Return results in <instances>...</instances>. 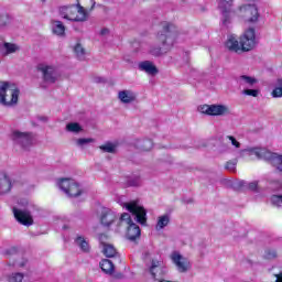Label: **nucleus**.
I'll return each mask as SVG.
<instances>
[{"label": "nucleus", "instance_id": "nucleus-11", "mask_svg": "<svg viewBox=\"0 0 282 282\" xmlns=\"http://www.w3.org/2000/svg\"><path fill=\"white\" fill-rule=\"evenodd\" d=\"M12 135L13 140L21 144L22 149L28 150L29 147H32V141L34 140L32 133L14 131Z\"/></svg>", "mask_w": 282, "mask_h": 282}, {"label": "nucleus", "instance_id": "nucleus-45", "mask_svg": "<svg viewBox=\"0 0 282 282\" xmlns=\"http://www.w3.org/2000/svg\"><path fill=\"white\" fill-rule=\"evenodd\" d=\"M276 83H278V85H279L280 87H282V78H279V79L276 80Z\"/></svg>", "mask_w": 282, "mask_h": 282}, {"label": "nucleus", "instance_id": "nucleus-19", "mask_svg": "<svg viewBox=\"0 0 282 282\" xmlns=\"http://www.w3.org/2000/svg\"><path fill=\"white\" fill-rule=\"evenodd\" d=\"M118 98L124 105H129L130 102H134L135 94L131 93V90H121L118 94Z\"/></svg>", "mask_w": 282, "mask_h": 282}, {"label": "nucleus", "instance_id": "nucleus-9", "mask_svg": "<svg viewBox=\"0 0 282 282\" xmlns=\"http://www.w3.org/2000/svg\"><path fill=\"white\" fill-rule=\"evenodd\" d=\"M13 215L18 224H21V226H33L34 225V218L32 217V214L29 210H22L17 207H13Z\"/></svg>", "mask_w": 282, "mask_h": 282}, {"label": "nucleus", "instance_id": "nucleus-33", "mask_svg": "<svg viewBox=\"0 0 282 282\" xmlns=\"http://www.w3.org/2000/svg\"><path fill=\"white\" fill-rule=\"evenodd\" d=\"M153 149V141L152 140H144L142 144L143 151H151Z\"/></svg>", "mask_w": 282, "mask_h": 282}, {"label": "nucleus", "instance_id": "nucleus-5", "mask_svg": "<svg viewBox=\"0 0 282 282\" xmlns=\"http://www.w3.org/2000/svg\"><path fill=\"white\" fill-rule=\"evenodd\" d=\"M120 225L127 226L126 237L129 239V241H135V239H140L142 231L140 230V226L133 223L131 215L123 213L120 217Z\"/></svg>", "mask_w": 282, "mask_h": 282}, {"label": "nucleus", "instance_id": "nucleus-48", "mask_svg": "<svg viewBox=\"0 0 282 282\" xmlns=\"http://www.w3.org/2000/svg\"><path fill=\"white\" fill-rule=\"evenodd\" d=\"M43 3H45V0H42Z\"/></svg>", "mask_w": 282, "mask_h": 282}, {"label": "nucleus", "instance_id": "nucleus-8", "mask_svg": "<svg viewBox=\"0 0 282 282\" xmlns=\"http://www.w3.org/2000/svg\"><path fill=\"white\" fill-rule=\"evenodd\" d=\"M58 184L59 188L64 191L68 197H79L83 193V191H80V185L73 178H61Z\"/></svg>", "mask_w": 282, "mask_h": 282}, {"label": "nucleus", "instance_id": "nucleus-29", "mask_svg": "<svg viewBox=\"0 0 282 282\" xmlns=\"http://www.w3.org/2000/svg\"><path fill=\"white\" fill-rule=\"evenodd\" d=\"M240 80H243L247 85H250V86L256 85L257 83V78L250 77L248 75L240 76Z\"/></svg>", "mask_w": 282, "mask_h": 282}, {"label": "nucleus", "instance_id": "nucleus-21", "mask_svg": "<svg viewBox=\"0 0 282 282\" xmlns=\"http://www.w3.org/2000/svg\"><path fill=\"white\" fill-rule=\"evenodd\" d=\"M76 6L77 8H82V10H85L89 15V12H91V10H94V8L96 7V1L95 0H77Z\"/></svg>", "mask_w": 282, "mask_h": 282}, {"label": "nucleus", "instance_id": "nucleus-22", "mask_svg": "<svg viewBox=\"0 0 282 282\" xmlns=\"http://www.w3.org/2000/svg\"><path fill=\"white\" fill-rule=\"evenodd\" d=\"M99 268H101L102 272L105 274H113L116 267L113 265V262L109 259H104L99 263Z\"/></svg>", "mask_w": 282, "mask_h": 282}, {"label": "nucleus", "instance_id": "nucleus-17", "mask_svg": "<svg viewBox=\"0 0 282 282\" xmlns=\"http://www.w3.org/2000/svg\"><path fill=\"white\" fill-rule=\"evenodd\" d=\"M12 191V181L6 173H0V195H6Z\"/></svg>", "mask_w": 282, "mask_h": 282}, {"label": "nucleus", "instance_id": "nucleus-39", "mask_svg": "<svg viewBox=\"0 0 282 282\" xmlns=\"http://www.w3.org/2000/svg\"><path fill=\"white\" fill-rule=\"evenodd\" d=\"M248 188H249V191L257 192V189L259 188V182L254 181V182L249 183Z\"/></svg>", "mask_w": 282, "mask_h": 282}, {"label": "nucleus", "instance_id": "nucleus-23", "mask_svg": "<svg viewBox=\"0 0 282 282\" xmlns=\"http://www.w3.org/2000/svg\"><path fill=\"white\" fill-rule=\"evenodd\" d=\"M171 221L167 215L160 216L156 223V230H162V228H166Z\"/></svg>", "mask_w": 282, "mask_h": 282}, {"label": "nucleus", "instance_id": "nucleus-44", "mask_svg": "<svg viewBox=\"0 0 282 282\" xmlns=\"http://www.w3.org/2000/svg\"><path fill=\"white\" fill-rule=\"evenodd\" d=\"M96 83H105V78H96Z\"/></svg>", "mask_w": 282, "mask_h": 282}, {"label": "nucleus", "instance_id": "nucleus-15", "mask_svg": "<svg viewBox=\"0 0 282 282\" xmlns=\"http://www.w3.org/2000/svg\"><path fill=\"white\" fill-rule=\"evenodd\" d=\"M116 219H118V217L116 216V213H113L109 208H102L101 216H100L101 226L109 228V226H111V224H113Z\"/></svg>", "mask_w": 282, "mask_h": 282}, {"label": "nucleus", "instance_id": "nucleus-40", "mask_svg": "<svg viewBox=\"0 0 282 282\" xmlns=\"http://www.w3.org/2000/svg\"><path fill=\"white\" fill-rule=\"evenodd\" d=\"M17 252H19V249L17 247H12L6 251V254L12 256V254H17Z\"/></svg>", "mask_w": 282, "mask_h": 282}, {"label": "nucleus", "instance_id": "nucleus-14", "mask_svg": "<svg viewBox=\"0 0 282 282\" xmlns=\"http://www.w3.org/2000/svg\"><path fill=\"white\" fill-rule=\"evenodd\" d=\"M37 72H42L43 80L45 83H56V77L54 76V67L47 66L45 64H39Z\"/></svg>", "mask_w": 282, "mask_h": 282}, {"label": "nucleus", "instance_id": "nucleus-20", "mask_svg": "<svg viewBox=\"0 0 282 282\" xmlns=\"http://www.w3.org/2000/svg\"><path fill=\"white\" fill-rule=\"evenodd\" d=\"M51 25L53 34H56L57 36H65V24L58 20H52Z\"/></svg>", "mask_w": 282, "mask_h": 282}, {"label": "nucleus", "instance_id": "nucleus-31", "mask_svg": "<svg viewBox=\"0 0 282 282\" xmlns=\"http://www.w3.org/2000/svg\"><path fill=\"white\" fill-rule=\"evenodd\" d=\"M230 23V10H223V24L228 25Z\"/></svg>", "mask_w": 282, "mask_h": 282}, {"label": "nucleus", "instance_id": "nucleus-10", "mask_svg": "<svg viewBox=\"0 0 282 282\" xmlns=\"http://www.w3.org/2000/svg\"><path fill=\"white\" fill-rule=\"evenodd\" d=\"M247 23H257L259 21V9L254 4H246L241 7Z\"/></svg>", "mask_w": 282, "mask_h": 282}, {"label": "nucleus", "instance_id": "nucleus-28", "mask_svg": "<svg viewBox=\"0 0 282 282\" xmlns=\"http://www.w3.org/2000/svg\"><path fill=\"white\" fill-rule=\"evenodd\" d=\"M74 52H75L77 58H82V56H85V48L80 44L75 45Z\"/></svg>", "mask_w": 282, "mask_h": 282}, {"label": "nucleus", "instance_id": "nucleus-34", "mask_svg": "<svg viewBox=\"0 0 282 282\" xmlns=\"http://www.w3.org/2000/svg\"><path fill=\"white\" fill-rule=\"evenodd\" d=\"M8 23H10V15L8 14L0 15V26L4 28V25H8Z\"/></svg>", "mask_w": 282, "mask_h": 282}, {"label": "nucleus", "instance_id": "nucleus-47", "mask_svg": "<svg viewBox=\"0 0 282 282\" xmlns=\"http://www.w3.org/2000/svg\"><path fill=\"white\" fill-rule=\"evenodd\" d=\"M223 3H230L232 0H221Z\"/></svg>", "mask_w": 282, "mask_h": 282}, {"label": "nucleus", "instance_id": "nucleus-6", "mask_svg": "<svg viewBox=\"0 0 282 282\" xmlns=\"http://www.w3.org/2000/svg\"><path fill=\"white\" fill-rule=\"evenodd\" d=\"M123 208H126L128 213H131V215L137 218L138 224H141V226H144V224H147V209L144 208V206H140L138 204V200L124 203Z\"/></svg>", "mask_w": 282, "mask_h": 282}, {"label": "nucleus", "instance_id": "nucleus-26", "mask_svg": "<svg viewBox=\"0 0 282 282\" xmlns=\"http://www.w3.org/2000/svg\"><path fill=\"white\" fill-rule=\"evenodd\" d=\"M66 130L70 131L72 133H79V131H83V128L80 127L79 123L70 122V123H67Z\"/></svg>", "mask_w": 282, "mask_h": 282}, {"label": "nucleus", "instance_id": "nucleus-16", "mask_svg": "<svg viewBox=\"0 0 282 282\" xmlns=\"http://www.w3.org/2000/svg\"><path fill=\"white\" fill-rule=\"evenodd\" d=\"M106 239H108L107 235H105V234L99 235V241L104 246V254L108 259H111V258L116 257V254H118V251L115 249L113 246H111L109 243H105L104 241H106Z\"/></svg>", "mask_w": 282, "mask_h": 282}, {"label": "nucleus", "instance_id": "nucleus-13", "mask_svg": "<svg viewBox=\"0 0 282 282\" xmlns=\"http://www.w3.org/2000/svg\"><path fill=\"white\" fill-rule=\"evenodd\" d=\"M150 274L152 275L154 281L158 279H163L166 271L164 270V264L160 260H152L150 267Z\"/></svg>", "mask_w": 282, "mask_h": 282}, {"label": "nucleus", "instance_id": "nucleus-27", "mask_svg": "<svg viewBox=\"0 0 282 282\" xmlns=\"http://www.w3.org/2000/svg\"><path fill=\"white\" fill-rule=\"evenodd\" d=\"M99 149L104 151V153H116V145H113L111 142L100 145Z\"/></svg>", "mask_w": 282, "mask_h": 282}, {"label": "nucleus", "instance_id": "nucleus-7", "mask_svg": "<svg viewBox=\"0 0 282 282\" xmlns=\"http://www.w3.org/2000/svg\"><path fill=\"white\" fill-rule=\"evenodd\" d=\"M200 113L205 116H228L230 115V108L226 105L221 104H213V105H203L198 108Z\"/></svg>", "mask_w": 282, "mask_h": 282}, {"label": "nucleus", "instance_id": "nucleus-37", "mask_svg": "<svg viewBox=\"0 0 282 282\" xmlns=\"http://www.w3.org/2000/svg\"><path fill=\"white\" fill-rule=\"evenodd\" d=\"M89 142H94V139H85V138H82V139H78L77 140V144H79V147H83V144H89Z\"/></svg>", "mask_w": 282, "mask_h": 282}, {"label": "nucleus", "instance_id": "nucleus-43", "mask_svg": "<svg viewBox=\"0 0 282 282\" xmlns=\"http://www.w3.org/2000/svg\"><path fill=\"white\" fill-rule=\"evenodd\" d=\"M26 263H28V260H23V261L20 263V268H25Z\"/></svg>", "mask_w": 282, "mask_h": 282}, {"label": "nucleus", "instance_id": "nucleus-41", "mask_svg": "<svg viewBox=\"0 0 282 282\" xmlns=\"http://www.w3.org/2000/svg\"><path fill=\"white\" fill-rule=\"evenodd\" d=\"M107 34H109V29H101L100 35H101V36H105V35H107Z\"/></svg>", "mask_w": 282, "mask_h": 282}, {"label": "nucleus", "instance_id": "nucleus-35", "mask_svg": "<svg viewBox=\"0 0 282 282\" xmlns=\"http://www.w3.org/2000/svg\"><path fill=\"white\" fill-rule=\"evenodd\" d=\"M271 202L275 206H281V204H282V195H273V196H271Z\"/></svg>", "mask_w": 282, "mask_h": 282}, {"label": "nucleus", "instance_id": "nucleus-4", "mask_svg": "<svg viewBox=\"0 0 282 282\" xmlns=\"http://www.w3.org/2000/svg\"><path fill=\"white\" fill-rule=\"evenodd\" d=\"M58 12L59 17L66 21L83 23L88 19V13L83 8H78L77 4L59 7Z\"/></svg>", "mask_w": 282, "mask_h": 282}, {"label": "nucleus", "instance_id": "nucleus-1", "mask_svg": "<svg viewBox=\"0 0 282 282\" xmlns=\"http://www.w3.org/2000/svg\"><path fill=\"white\" fill-rule=\"evenodd\" d=\"M225 47L229 52H235L236 54H241L243 52H251L257 47V32L254 28H249L237 40L235 36H229L225 43Z\"/></svg>", "mask_w": 282, "mask_h": 282}, {"label": "nucleus", "instance_id": "nucleus-38", "mask_svg": "<svg viewBox=\"0 0 282 282\" xmlns=\"http://www.w3.org/2000/svg\"><path fill=\"white\" fill-rule=\"evenodd\" d=\"M227 138H228V140H230L231 144L234 147H236V149H239V147H241V143H239V141H237V139L235 137L228 135Z\"/></svg>", "mask_w": 282, "mask_h": 282}, {"label": "nucleus", "instance_id": "nucleus-3", "mask_svg": "<svg viewBox=\"0 0 282 282\" xmlns=\"http://www.w3.org/2000/svg\"><path fill=\"white\" fill-rule=\"evenodd\" d=\"M19 88H14L8 82H0V105L3 107H14L19 102Z\"/></svg>", "mask_w": 282, "mask_h": 282}, {"label": "nucleus", "instance_id": "nucleus-36", "mask_svg": "<svg viewBox=\"0 0 282 282\" xmlns=\"http://www.w3.org/2000/svg\"><path fill=\"white\" fill-rule=\"evenodd\" d=\"M236 166H237V163H236V162H234V161H228V162L226 163V165H225V169H226L227 171H235Z\"/></svg>", "mask_w": 282, "mask_h": 282}, {"label": "nucleus", "instance_id": "nucleus-46", "mask_svg": "<svg viewBox=\"0 0 282 282\" xmlns=\"http://www.w3.org/2000/svg\"><path fill=\"white\" fill-rule=\"evenodd\" d=\"M116 279H122V273H118V274L116 275Z\"/></svg>", "mask_w": 282, "mask_h": 282}, {"label": "nucleus", "instance_id": "nucleus-42", "mask_svg": "<svg viewBox=\"0 0 282 282\" xmlns=\"http://www.w3.org/2000/svg\"><path fill=\"white\" fill-rule=\"evenodd\" d=\"M276 280L275 282H282V272L280 274H276Z\"/></svg>", "mask_w": 282, "mask_h": 282}, {"label": "nucleus", "instance_id": "nucleus-32", "mask_svg": "<svg viewBox=\"0 0 282 282\" xmlns=\"http://www.w3.org/2000/svg\"><path fill=\"white\" fill-rule=\"evenodd\" d=\"M242 93L245 96H252V98H257V96H259V89H245Z\"/></svg>", "mask_w": 282, "mask_h": 282}, {"label": "nucleus", "instance_id": "nucleus-2", "mask_svg": "<svg viewBox=\"0 0 282 282\" xmlns=\"http://www.w3.org/2000/svg\"><path fill=\"white\" fill-rule=\"evenodd\" d=\"M162 30L156 34L155 43L160 46H152L150 48V54L152 56H162V54H166L167 52H171L173 48V42L169 43V39H171V32L175 30V25L170 22H162Z\"/></svg>", "mask_w": 282, "mask_h": 282}, {"label": "nucleus", "instance_id": "nucleus-30", "mask_svg": "<svg viewBox=\"0 0 282 282\" xmlns=\"http://www.w3.org/2000/svg\"><path fill=\"white\" fill-rule=\"evenodd\" d=\"M4 48L7 50V54H14L17 50H19L15 44L6 42L4 43Z\"/></svg>", "mask_w": 282, "mask_h": 282}, {"label": "nucleus", "instance_id": "nucleus-18", "mask_svg": "<svg viewBox=\"0 0 282 282\" xmlns=\"http://www.w3.org/2000/svg\"><path fill=\"white\" fill-rule=\"evenodd\" d=\"M139 69L145 74H150L151 76H155V74H158V67L150 61L141 62L139 64Z\"/></svg>", "mask_w": 282, "mask_h": 282}, {"label": "nucleus", "instance_id": "nucleus-25", "mask_svg": "<svg viewBox=\"0 0 282 282\" xmlns=\"http://www.w3.org/2000/svg\"><path fill=\"white\" fill-rule=\"evenodd\" d=\"M24 276L25 275L23 273H20V272L12 273V274L7 276V281H9V282H22Z\"/></svg>", "mask_w": 282, "mask_h": 282}, {"label": "nucleus", "instance_id": "nucleus-24", "mask_svg": "<svg viewBox=\"0 0 282 282\" xmlns=\"http://www.w3.org/2000/svg\"><path fill=\"white\" fill-rule=\"evenodd\" d=\"M75 242L77 243V246H79V248L83 252H89V242H87V240H85V238H83L82 236H78L75 239Z\"/></svg>", "mask_w": 282, "mask_h": 282}, {"label": "nucleus", "instance_id": "nucleus-12", "mask_svg": "<svg viewBox=\"0 0 282 282\" xmlns=\"http://www.w3.org/2000/svg\"><path fill=\"white\" fill-rule=\"evenodd\" d=\"M173 263L176 265L178 272H188L191 269V262L188 259L182 257L178 252L172 253L171 257Z\"/></svg>", "mask_w": 282, "mask_h": 282}]
</instances>
